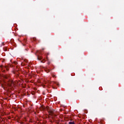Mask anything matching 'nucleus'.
<instances>
[{"mask_svg": "<svg viewBox=\"0 0 124 124\" xmlns=\"http://www.w3.org/2000/svg\"><path fill=\"white\" fill-rule=\"evenodd\" d=\"M46 109L47 110L50 116H52V117H57V115L55 114V110L49 108V107H46Z\"/></svg>", "mask_w": 124, "mask_h": 124, "instance_id": "f257e3e1", "label": "nucleus"}, {"mask_svg": "<svg viewBox=\"0 0 124 124\" xmlns=\"http://www.w3.org/2000/svg\"><path fill=\"white\" fill-rule=\"evenodd\" d=\"M8 85L9 86V87H12L13 85H14V82L12 80H9L8 82Z\"/></svg>", "mask_w": 124, "mask_h": 124, "instance_id": "f03ea898", "label": "nucleus"}, {"mask_svg": "<svg viewBox=\"0 0 124 124\" xmlns=\"http://www.w3.org/2000/svg\"><path fill=\"white\" fill-rule=\"evenodd\" d=\"M6 70H8V68L7 67V66H5Z\"/></svg>", "mask_w": 124, "mask_h": 124, "instance_id": "39448f33", "label": "nucleus"}, {"mask_svg": "<svg viewBox=\"0 0 124 124\" xmlns=\"http://www.w3.org/2000/svg\"><path fill=\"white\" fill-rule=\"evenodd\" d=\"M69 124H75L74 122H69Z\"/></svg>", "mask_w": 124, "mask_h": 124, "instance_id": "20e7f679", "label": "nucleus"}, {"mask_svg": "<svg viewBox=\"0 0 124 124\" xmlns=\"http://www.w3.org/2000/svg\"><path fill=\"white\" fill-rule=\"evenodd\" d=\"M5 51H7V48H5Z\"/></svg>", "mask_w": 124, "mask_h": 124, "instance_id": "6e6552de", "label": "nucleus"}, {"mask_svg": "<svg viewBox=\"0 0 124 124\" xmlns=\"http://www.w3.org/2000/svg\"><path fill=\"white\" fill-rule=\"evenodd\" d=\"M41 108H43V110H44L45 108L43 107H42Z\"/></svg>", "mask_w": 124, "mask_h": 124, "instance_id": "423d86ee", "label": "nucleus"}, {"mask_svg": "<svg viewBox=\"0 0 124 124\" xmlns=\"http://www.w3.org/2000/svg\"><path fill=\"white\" fill-rule=\"evenodd\" d=\"M37 59L39 60V61H40L42 60V57L41 56H38Z\"/></svg>", "mask_w": 124, "mask_h": 124, "instance_id": "7ed1b4c3", "label": "nucleus"}, {"mask_svg": "<svg viewBox=\"0 0 124 124\" xmlns=\"http://www.w3.org/2000/svg\"><path fill=\"white\" fill-rule=\"evenodd\" d=\"M47 73H48V72H50V70H48V71H46Z\"/></svg>", "mask_w": 124, "mask_h": 124, "instance_id": "9d476101", "label": "nucleus"}, {"mask_svg": "<svg viewBox=\"0 0 124 124\" xmlns=\"http://www.w3.org/2000/svg\"><path fill=\"white\" fill-rule=\"evenodd\" d=\"M41 62H42V61H41Z\"/></svg>", "mask_w": 124, "mask_h": 124, "instance_id": "9b49d317", "label": "nucleus"}, {"mask_svg": "<svg viewBox=\"0 0 124 124\" xmlns=\"http://www.w3.org/2000/svg\"><path fill=\"white\" fill-rule=\"evenodd\" d=\"M52 77H53V78H54V77H56V76H55V75H52Z\"/></svg>", "mask_w": 124, "mask_h": 124, "instance_id": "0eeeda50", "label": "nucleus"}, {"mask_svg": "<svg viewBox=\"0 0 124 124\" xmlns=\"http://www.w3.org/2000/svg\"><path fill=\"white\" fill-rule=\"evenodd\" d=\"M33 40H35L36 38H33Z\"/></svg>", "mask_w": 124, "mask_h": 124, "instance_id": "1a4fd4ad", "label": "nucleus"}]
</instances>
